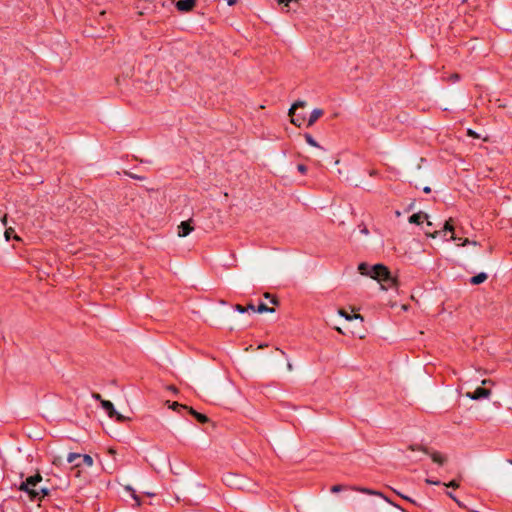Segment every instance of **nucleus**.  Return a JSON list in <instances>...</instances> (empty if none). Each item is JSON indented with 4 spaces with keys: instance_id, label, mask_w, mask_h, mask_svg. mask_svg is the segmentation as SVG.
<instances>
[{
    "instance_id": "1",
    "label": "nucleus",
    "mask_w": 512,
    "mask_h": 512,
    "mask_svg": "<svg viewBox=\"0 0 512 512\" xmlns=\"http://www.w3.org/2000/svg\"><path fill=\"white\" fill-rule=\"evenodd\" d=\"M41 481L42 476L38 472L33 476H29L25 481H23L18 489L20 491L26 492L31 501H35L36 499H39V493L37 492V489H35V487Z\"/></svg>"
},
{
    "instance_id": "2",
    "label": "nucleus",
    "mask_w": 512,
    "mask_h": 512,
    "mask_svg": "<svg viewBox=\"0 0 512 512\" xmlns=\"http://www.w3.org/2000/svg\"><path fill=\"white\" fill-rule=\"evenodd\" d=\"M351 490L353 491H357V492H360V493H364V494H367V495H372V496H378V497H381L383 498L387 503H389L390 505L396 507L397 509L401 510L402 512H407L405 509H403L401 506H399L398 504L394 503L393 501H391L387 496H385L382 492L380 491H377V490H373V489H370V488H366V487H360V486H351L350 487Z\"/></svg>"
},
{
    "instance_id": "3",
    "label": "nucleus",
    "mask_w": 512,
    "mask_h": 512,
    "mask_svg": "<svg viewBox=\"0 0 512 512\" xmlns=\"http://www.w3.org/2000/svg\"><path fill=\"white\" fill-rule=\"evenodd\" d=\"M371 270V278L377 280L379 283H382L387 277L391 274L389 269L383 264L373 265Z\"/></svg>"
},
{
    "instance_id": "4",
    "label": "nucleus",
    "mask_w": 512,
    "mask_h": 512,
    "mask_svg": "<svg viewBox=\"0 0 512 512\" xmlns=\"http://www.w3.org/2000/svg\"><path fill=\"white\" fill-rule=\"evenodd\" d=\"M305 105H306V102L298 100L289 109V116L291 117V123L294 124L295 126L300 127L305 120V118L300 115H297L295 117V110L299 107H304Z\"/></svg>"
},
{
    "instance_id": "5",
    "label": "nucleus",
    "mask_w": 512,
    "mask_h": 512,
    "mask_svg": "<svg viewBox=\"0 0 512 512\" xmlns=\"http://www.w3.org/2000/svg\"><path fill=\"white\" fill-rule=\"evenodd\" d=\"M491 395V390L478 387L473 392H467L466 396L473 400H479L482 398H488Z\"/></svg>"
},
{
    "instance_id": "6",
    "label": "nucleus",
    "mask_w": 512,
    "mask_h": 512,
    "mask_svg": "<svg viewBox=\"0 0 512 512\" xmlns=\"http://www.w3.org/2000/svg\"><path fill=\"white\" fill-rule=\"evenodd\" d=\"M197 4V0H179L176 2V8L178 11L187 13L192 11Z\"/></svg>"
},
{
    "instance_id": "7",
    "label": "nucleus",
    "mask_w": 512,
    "mask_h": 512,
    "mask_svg": "<svg viewBox=\"0 0 512 512\" xmlns=\"http://www.w3.org/2000/svg\"><path fill=\"white\" fill-rule=\"evenodd\" d=\"M192 221V219H189L187 221H182L180 223V225L178 226L179 237H186L194 230V227L192 226Z\"/></svg>"
},
{
    "instance_id": "8",
    "label": "nucleus",
    "mask_w": 512,
    "mask_h": 512,
    "mask_svg": "<svg viewBox=\"0 0 512 512\" xmlns=\"http://www.w3.org/2000/svg\"><path fill=\"white\" fill-rule=\"evenodd\" d=\"M421 450L423 452H425L426 454L430 455L432 461L434 463H437L438 465L442 466L447 461V457L440 452H437V451L429 452L428 449H426V448H421Z\"/></svg>"
},
{
    "instance_id": "9",
    "label": "nucleus",
    "mask_w": 512,
    "mask_h": 512,
    "mask_svg": "<svg viewBox=\"0 0 512 512\" xmlns=\"http://www.w3.org/2000/svg\"><path fill=\"white\" fill-rule=\"evenodd\" d=\"M324 114V111L320 108L314 109L307 121V126L311 127L322 115Z\"/></svg>"
},
{
    "instance_id": "10",
    "label": "nucleus",
    "mask_w": 512,
    "mask_h": 512,
    "mask_svg": "<svg viewBox=\"0 0 512 512\" xmlns=\"http://www.w3.org/2000/svg\"><path fill=\"white\" fill-rule=\"evenodd\" d=\"M381 284V287L384 289V290H388L390 288H394V287H397L398 285V281L395 277H393L391 274L387 277V279H385L384 281H382Z\"/></svg>"
},
{
    "instance_id": "11",
    "label": "nucleus",
    "mask_w": 512,
    "mask_h": 512,
    "mask_svg": "<svg viewBox=\"0 0 512 512\" xmlns=\"http://www.w3.org/2000/svg\"><path fill=\"white\" fill-rule=\"evenodd\" d=\"M424 219H428V215L426 213H423V212H418V213H415L413 215H411L409 217V222L411 224H421L423 222Z\"/></svg>"
},
{
    "instance_id": "12",
    "label": "nucleus",
    "mask_w": 512,
    "mask_h": 512,
    "mask_svg": "<svg viewBox=\"0 0 512 512\" xmlns=\"http://www.w3.org/2000/svg\"><path fill=\"white\" fill-rule=\"evenodd\" d=\"M101 406L102 408L107 412L109 417H113L114 414H116V410L114 408V405L109 400H101Z\"/></svg>"
},
{
    "instance_id": "13",
    "label": "nucleus",
    "mask_w": 512,
    "mask_h": 512,
    "mask_svg": "<svg viewBox=\"0 0 512 512\" xmlns=\"http://www.w3.org/2000/svg\"><path fill=\"white\" fill-rule=\"evenodd\" d=\"M82 465H85L87 467H91L93 465V459L90 455L84 454L81 455L80 461L75 463V467H80Z\"/></svg>"
},
{
    "instance_id": "14",
    "label": "nucleus",
    "mask_w": 512,
    "mask_h": 512,
    "mask_svg": "<svg viewBox=\"0 0 512 512\" xmlns=\"http://www.w3.org/2000/svg\"><path fill=\"white\" fill-rule=\"evenodd\" d=\"M487 278H488V275L484 272H481V273L471 277L470 283L472 285H479V284L485 282L487 280Z\"/></svg>"
},
{
    "instance_id": "15",
    "label": "nucleus",
    "mask_w": 512,
    "mask_h": 512,
    "mask_svg": "<svg viewBox=\"0 0 512 512\" xmlns=\"http://www.w3.org/2000/svg\"><path fill=\"white\" fill-rule=\"evenodd\" d=\"M188 410H189V413L191 415H193L197 419L198 422L204 424V423H207L209 421V418L206 415L197 412L193 408H188Z\"/></svg>"
},
{
    "instance_id": "16",
    "label": "nucleus",
    "mask_w": 512,
    "mask_h": 512,
    "mask_svg": "<svg viewBox=\"0 0 512 512\" xmlns=\"http://www.w3.org/2000/svg\"><path fill=\"white\" fill-rule=\"evenodd\" d=\"M339 314H340L342 317H344L346 320H348V321H351V320H353V319H360L361 321H363V316H362V315H360V314H353V315H351V314L347 313V312H346L345 310H343V309H340V310H339Z\"/></svg>"
},
{
    "instance_id": "17",
    "label": "nucleus",
    "mask_w": 512,
    "mask_h": 512,
    "mask_svg": "<svg viewBox=\"0 0 512 512\" xmlns=\"http://www.w3.org/2000/svg\"><path fill=\"white\" fill-rule=\"evenodd\" d=\"M372 266L368 265L367 263H361L358 266V270L362 275L371 276V269Z\"/></svg>"
},
{
    "instance_id": "18",
    "label": "nucleus",
    "mask_w": 512,
    "mask_h": 512,
    "mask_svg": "<svg viewBox=\"0 0 512 512\" xmlns=\"http://www.w3.org/2000/svg\"><path fill=\"white\" fill-rule=\"evenodd\" d=\"M256 312H258V313H264V312L273 313V312H275V309L268 307L265 303H260L258 305V307L256 308Z\"/></svg>"
},
{
    "instance_id": "19",
    "label": "nucleus",
    "mask_w": 512,
    "mask_h": 512,
    "mask_svg": "<svg viewBox=\"0 0 512 512\" xmlns=\"http://www.w3.org/2000/svg\"><path fill=\"white\" fill-rule=\"evenodd\" d=\"M444 231H449V232H452V236H451V239L452 240H456L457 238L454 236L453 232H454V226L452 224V219H448L445 224H444Z\"/></svg>"
},
{
    "instance_id": "20",
    "label": "nucleus",
    "mask_w": 512,
    "mask_h": 512,
    "mask_svg": "<svg viewBox=\"0 0 512 512\" xmlns=\"http://www.w3.org/2000/svg\"><path fill=\"white\" fill-rule=\"evenodd\" d=\"M37 492L39 493V499L38 500H42L46 496L50 495L51 490L49 488H47V487H42L39 490H37Z\"/></svg>"
},
{
    "instance_id": "21",
    "label": "nucleus",
    "mask_w": 512,
    "mask_h": 512,
    "mask_svg": "<svg viewBox=\"0 0 512 512\" xmlns=\"http://www.w3.org/2000/svg\"><path fill=\"white\" fill-rule=\"evenodd\" d=\"M304 137H305L306 142H307L309 145H311V146H313V147H318V148L320 147V145L315 141V139L312 137V135H310V134L306 133V134L304 135Z\"/></svg>"
},
{
    "instance_id": "22",
    "label": "nucleus",
    "mask_w": 512,
    "mask_h": 512,
    "mask_svg": "<svg viewBox=\"0 0 512 512\" xmlns=\"http://www.w3.org/2000/svg\"><path fill=\"white\" fill-rule=\"evenodd\" d=\"M81 455L82 454H79V453H69V455L67 457V462L74 463L76 460L80 461Z\"/></svg>"
},
{
    "instance_id": "23",
    "label": "nucleus",
    "mask_w": 512,
    "mask_h": 512,
    "mask_svg": "<svg viewBox=\"0 0 512 512\" xmlns=\"http://www.w3.org/2000/svg\"><path fill=\"white\" fill-rule=\"evenodd\" d=\"M112 418H114L119 423H123V422L129 420L128 417L118 413L117 411H116V414H114Z\"/></svg>"
},
{
    "instance_id": "24",
    "label": "nucleus",
    "mask_w": 512,
    "mask_h": 512,
    "mask_svg": "<svg viewBox=\"0 0 512 512\" xmlns=\"http://www.w3.org/2000/svg\"><path fill=\"white\" fill-rule=\"evenodd\" d=\"M344 489H346V486L337 484V485L332 486L330 490H331L332 493H338V492H340V491H342Z\"/></svg>"
},
{
    "instance_id": "25",
    "label": "nucleus",
    "mask_w": 512,
    "mask_h": 512,
    "mask_svg": "<svg viewBox=\"0 0 512 512\" xmlns=\"http://www.w3.org/2000/svg\"><path fill=\"white\" fill-rule=\"evenodd\" d=\"M170 408L173 409V410H177L179 408H183V409H188V407L186 405H183V404H180L178 402H173L171 405H170Z\"/></svg>"
},
{
    "instance_id": "26",
    "label": "nucleus",
    "mask_w": 512,
    "mask_h": 512,
    "mask_svg": "<svg viewBox=\"0 0 512 512\" xmlns=\"http://www.w3.org/2000/svg\"><path fill=\"white\" fill-rule=\"evenodd\" d=\"M447 487H451V488H458L459 487V482H457L456 480H452L450 481L449 483L445 484Z\"/></svg>"
},
{
    "instance_id": "27",
    "label": "nucleus",
    "mask_w": 512,
    "mask_h": 512,
    "mask_svg": "<svg viewBox=\"0 0 512 512\" xmlns=\"http://www.w3.org/2000/svg\"><path fill=\"white\" fill-rule=\"evenodd\" d=\"M234 308L239 313H245L246 312V307H244V306H242L240 304H236Z\"/></svg>"
},
{
    "instance_id": "28",
    "label": "nucleus",
    "mask_w": 512,
    "mask_h": 512,
    "mask_svg": "<svg viewBox=\"0 0 512 512\" xmlns=\"http://www.w3.org/2000/svg\"><path fill=\"white\" fill-rule=\"evenodd\" d=\"M297 169H298V171H299V172H301L302 174H304V173L307 171V167H306L305 165H303V164H299V165L297 166Z\"/></svg>"
},
{
    "instance_id": "29",
    "label": "nucleus",
    "mask_w": 512,
    "mask_h": 512,
    "mask_svg": "<svg viewBox=\"0 0 512 512\" xmlns=\"http://www.w3.org/2000/svg\"><path fill=\"white\" fill-rule=\"evenodd\" d=\"M470 243H471V244H473V245H476V244H477V242H475V241H472V242H471L469 239H467V238H466V239H464V240H463V242H462V243H460L459 245H461V246H465V245L470 244Z\"/></svg>"
},
{
    "instance_id": "30",
    "label": "nucleus",
    "mask_w": 512,
    "mask_h": 512,
    "mask_svg": "<svg viewBox=\"0 0 512 512\" xmlns=\"http://www.w3.org/2000/svg\"><path fill=\"white\" fill-rule=\"evenodd\" d=\"M401 498H403L404 500L409 501L410 503H412V504H414V505H418V504H417V502H416L414 499H412V498H410V497H408V496H406V495H404V494L402 495V497H401Z\"/></svg>"
},
{
    "instance_id": "31",
    "label": "nucleus",
    "mask_w": 512,
    "mask_h": 512,
    "mask_svg": "<svg viewBox=\"0 0 512 512\" xmlns=\"http://www.w3.org/2000/svg\"><path fill=\"white\" fill-rule=\"evenodd\" d=\"M401 498H403L404 500L409 501L410 503H412V504H414V505H418V504H417V502H416L414 499H412V498H410V497H408V496H406V495H404V494L402 495V497H401Z\"/></svg>"
},
{
    "instance_id": "32",
    "label": "nucleus",
    "mask_w": 512,
    "mask_h": 512,
    "mask_svg": "<svg viewBox=\"0 0 512 512\" xmlns=\"http://www.w3.org/2000/svg\"><path fill=\"white\" fill-rule=\"evenodd\" d=\"M13 232H14V231H13V229H12V228L6 229V231H5V237H6V239H7V240H9V239H10L11 233H13Z\"/></svg>"
},
{
    "instance_id": "33",
    "label": "nucleus",
    "mask_w": 512,
    "mask_h": 512,
    "mask_svg": "<svg viewBox=\"0 0 512 512\" xmlns=\"http://www.w3.org/2000/svg\"><path fill=\"white\" fill-rule=\"evenodd\" d=\"M253 311V312H256V308L255 306L252 304V303H249L247 306H246V312L247 311Z\"/></svg>"
},
{
    "instance_id": "34",
    "label": "nucleus",
    "mask_w": 512,
    "mask_h": 512,
    "mask_svg": "<svg viewBox=\"0 0 512 512\" xmlns=\"http://www.w3.org/2000/svg\"><path fill=\"white\" fill-rule=\"evenodd\" d=\"M439 233H440L439 231H434L433 233H431V232L427 231V232H426V235H427V236H430V237H432V238H436V237H437V235H438Z\"/></svg>"
},
{
    "instance_id": "35",
    "label": "nucleus",
    "mask_w": 512,
    "mask_h": 512,
    "mask_svg": "<svg viewBox=\"0 0 512 512\" xmlns=\"http://www.w3.org/2000/svg\"><path fill=\"white\" fill-rule=\"evenodd\" d=\"M92 397H93L95 400L99 401L100 403H101V400H104V399L101 397V395H100V394H98V393H93V394H92Z\"/></svg>"
},
{
    "instance_id": "36",
    "label": "nucleus",
    "mask_w": 512,
    "mask_h": 512,
    "mask_svg": "<svg viewBox=\"0 0 512 512\" xmlns=\"http://www.w3.org/2000/svg\"><path fill=\"white\" fill-rule=\"evenodd\" d=\"M270 301L274 305H278L279 304L278 298L276 296H274V295H272V297L270 298Z\"/></svg>"
},
{
    "instance_id": "37",
    "label": "nucleus",
    "mask_w": 512,
    "mask_h": 512,
    "mask_svg": "<svg viewBox=\"0 0 512 512\" xmlns=\"http://www.w3.org/2000/svg\"><path fill=\"white\" fill-rule=\"evenodd\" d=\"M270 301L274 305H278L279 304L278 298L276 296H274V295H272V297L270 298Z\"/></svg>"
},
{
    "instance_id": "38",
    "label": "nucleus",
    "mask_w": 512,
    "mask_h": 512,
    "mask_svg": "<svg viewBox=\"0 0 512 512\" xmlns=\"http://www.w3.org/2000/svg\"><path fill=\"white\" fill-rule=\"evenodd\" d=\"M454 502H455V503H456L460 508L467 509L466 505H465L463 502H461L460 500L455 499V501H454Z\"/></svg>"
},
{
    "instance_id": "39",
    "label": "nucleus",
    "mask_w": 512,
    "mask_h": 512,
    "mask_svg": "<svg viewBox=\"0 0 512 512\" xmlns=\"http://www.w3.org/2000/svg\"><path fill=\"white\" fill-rule=\"evenodd\" d=\"M426 483L431 484V485H439L440 481H434V480L426 479Z\"/></svg>"
},
{
    "instance_id": "40",
    "label": "nucleus",
    "mask_w": 512,
    "mask_h": 512,
    "mask_svg": "<svg viewBox=\"0 0 512 512\" xmlns=\"http://www.w3.org/2000/svg\"><path fill=\"white\" fill-rule=\"evenodd\" d=\"M360 231H361L362 234H365V235L369 234V230L367 229L366 226H363Z\"/></svg>"
},
{
    "instance_id": "41",
    "label": "nucleus",
    "mask_w": 512,
    "mask_h": 512,
    "mask_svg": "<svg viewBox=\"0 0 512 512\" xmlns=\"http://www.w3.org/2000/svg\"><path fill=\"white\" fill-rule=\"evenodd\" d=\"M237 2H238V0H227V4H228L229 6H233V5H235Z\"/></svg>"
},
{
    "instance_id": "42",
    "label": "nucleus",
    "mask_w": 512,
    "mask_h": 512,
    "mask_svg": "<svg viewBox=\"0 0 512 512\" xmlns=\"http://www.w3.org/2000/svg\"><path fill=\"white\" fill-rule=\"evenodd\" d=\"M467 133H468V135H470L472 137H477V134L471 129H468Z\"/></svg>"
},
{
    "instance_id": "43",
    "label": "nucleus",
    "mask_w": 512,
    "mask_h": 512,
    "mask_svg": "<svg viewBox=\"0 0 512 512\" xmlns=\"http://www.w3.org/2000/svg\"><path fill=\"white\" fill-rule=\"evenodd\" d=\"M423 192H424V193H426V194H428V193H430V192H431V188H430L429 186H425V187L423 188Z\"/></svg>"
},
{
    "instance_id": "44",
    "label": "nucleus",
    "mask_w": 512,
    "mask_h": 512,
    "mask_svg": "<svg viewBox=\"0 0 512 512\" xmlns=\"http://www.w3.org/2000/svg\"><path fill=\"white\" fill-rule=\"evenodd\" d=\"M132 496H133V498L136 500L137 506H139V505H140V499H139V497H138L136 494H133Z\"/></svg>"
},
{
    "instance_id": "45",
    "label": "nucleus",
    "mask_w": 512,
    "mask_h": 512,
    "mask_svg": "<svg viewBox=\"0 0 512 512\" xmlns=\"http://www.w3.org/2000/svg\"><path fill=\"white\" fill-rule=\"evenodd\" d=\"M447 495H448V496H449L453 501H455V499H457V498L455 497V495H454L452 492H447Z\"/></svg>"
},
{
    "instance_id": "46",
    "label": "nucleus",
    "mask_w": 512,
    "mask_h": 512,
    "mask_svg": "<svg viewBox=\"0 0 512 512\" xmlns=\"http://www.w3.org/2000/svg\"><path fill=\"white\" fill-rule=\"evenodd\" d=\"M451 78L453 81H457L459 79V76H458V74H454L451 76Z\"/></svg>"
},
{
    "instance_id": "47",
    "label": "nucleus",
    "mask_w": 512,
    "mask_h": 512,
    "mask_svg": "<svg viewBox=\"0 0 512 512\" xmlns=\"http://www.w3.org/2000/svg\"><path fill=\"white\" fill-rule=\"evenodd\" d=\"M264 297L266 299H270L272 297V295L270 293L266 292V293H264Z\"/></svg>"
},
{
    "instance_id": "48",
    "label": "nucleus",
    "mask_w": 512,
    "mask_h": 512,
    "mask_svg": "<svg viewBox=\"0 0 512 512\" xmlns=\"http://www.w3.org/2000/svg\"><path fill=\"white\" fill-rule=\"evenodd\" d=\"M6 219H7V216H6V215H4V216L2 217V219H1L4 225H6Z\"/></svg>"
},
{
    "instance_id": "49",
    "label": "nucleus",
    "mask_w": 512,
    "mask_h": 512,
    "mask_svg": "<svg viewBox=\"0 0 512 512\" xmlns=\"http://www.w3.org/2000/svg\"><path fill=\"white\" fill-rule=\"evenodd\" d=\"M108 452H109L111 455H115V454H116V451H115L114 449H112V448H111V449H109V451H108Z\"/></svg>"
},
{
    "instance_id": "50",
    "label": "nucleus",
    "mask_w": 512,
    "mask_h": 512,
    "mask_svg": "<svg viewBox=\"0 0 512 512\" xmlns=\"http://www.w3.org/2000/svg\"><path fill=\"white\" fill-rule=\"evenodd\" d=\"M393 491H394V493H396L398 496L402 497V495H403V494H402L400 491H397V490H395V489H393Z\"/></svg>"
},
{
    "instance_id": "51",
    "label": "nucleus",
    "mask_w": 512,
    "mask_h": 512,
    "mask_svg": "<svg viewBox=\"0 0 512 512\" xmlns=\"http://www.w3.org/2000/svg\"><path fill=\"white\" fill-rule=\"evenodd\" d=\"M393 491H394V493H396L398 496L402 497V495H403V494H402L400 491H397V490H395V489H393Z\"/></svg>"
},
{
    "instance_id": "52",
    "label": "nucleus",
    "mask_w": 512,
    "mask_h": 512,
    "mask_svg": "<svg viewBox=\"0 0 512 512\" xmlns=\"http://www.w3.org/2000/svg\"><path fill=\"white\" fill-rule=\"evenodd\" d=\"M287 368H288V370H290V371L292 370V365H291V363H288V364H287Z\"/></svg>"
},
{
    "instance_id": "53",
    "label": "nucleus",
    "mask_w": 512,
    "mask_h": 512,
    "mask_svg": "<svg viewBox=\"0 0 512 512\" xmlns=\"http://www.w3.org/2000/svg\"><path fill=\"white\" fill-rule=\"evenodd\" d=\"M427 226H428V228H431L432 223H431V222H429V221H427Z\"/></svg>"
},
{
    "instance_id": "54",
    "label": "nucleus",
    "mask_w": 512,
    "mask_h": 512,
    "mask_svg": "<svg viewBox=\"0 0 512 512\" xmlns=\"http://www.w3.org/2000/svg\"><path fill=\"white\" fill-rule=\"evenodd\" d=\"M170 389H171V391H174V392L177 391V389L175 387H173V386H171Z\"/></svg>"
},
{
    "instance_id": "55",
    "label": "nucleus",
    "mask_w": 512,
    "mask_h": 512,
    "mask_svg": "<svg viewBox=\"0 0 512 512\" xmlns=\"http://www.w3.org/2000/svg\"><path fill=\"white\" fill-rule=\"evenodd\" d=\"M489 382H490V380H483V382H482V383H483V384H486V383H489Z\"/></svg>"
},
{
    "instance_id": "56",
    "label": "nucleus",
    "mask_w": 512,
    "mask_h": 512,
    "mask_svg": "<svg viewBox=\"0 0 512 512\" xmlns=\"http://www.w3.org/2000/svg\"><path fill=\"white\" fill-rule=\"evenodd\" d=\"M58 460H59V459H57V458H56V459H54V460H53V464H57V461H58Z\"/></svg>"
},
{
    "instance_id": "57",
    "label": "nucleus",
    "mask_w": 512,
    "mask_h": 512,
    "mask_svg": "<svg viewBox=\"0 0 512 512\" xmlns=\"http://www.w3.org/2000/svg\"><path fill=\"white\" fill-rule=\"evenodd\" d=\"M469 512H478L476 510L468 509Z\"/></svg>"
},
{
    "instance_id": "58",
    "label": "nucleus",
    "mask_w": 512,
    "mask_h": 512,
    "mask_svg": "<svg viewBox=\"0 0 512 512\" xmlns=\"http://www.w3.org/2000/svg\"><path fill=\"white\" fill-rule=\"evenodd\" d=\"M64 486H65V487H67V486H68V481H65Z\"/></svg>"
}]
</instances>
